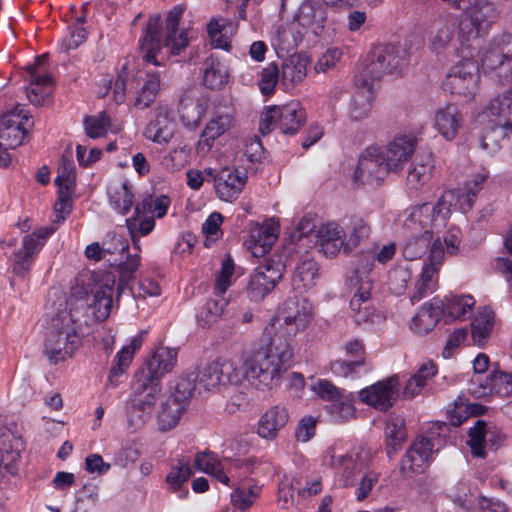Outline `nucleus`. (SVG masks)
I'll list each match as a JSON object with an SVG mask.
<instances>
[{
    "mask_svg": "<svg viewBox=\"0 0 512 512\" xmlns=\"http://www.w3.org/2000/svg\"><path fill=\"white\" fill-rule=\"evenodd\" d=\"M195 376L198 387L209 392H220L228 386L242 384L241 368L229 359H217L208 363Z\"/></svg>",
    "mask_w": 512,
    "mask_h": 512,
    "instance_id": "obj_8",
    "label": "nucleus"
},
{
    "mask_svg": "<svg viewBox=\"0 0 512 512\" xmlns=\"http://www.w3.org/2000/svg\"><path fill=\"white\" fill-rule=\"evenodd\" d=\"M306 121V113L302 105L290 101L284 105H272L264 109L259 122L262 135L278 129L284 135H295Z\"/></svg>",
    "mask_w": 512,
    "mask_h": 512,
    "instance_id": "obj_6",
    "label": "nucleus"
},
{
    "mask_svg": "<svg viewBox=\"0 0 512 512\" xmlns=\"http://www.w3.org/2000/svg\"><path fill=\"white\" fill-rule=\"evenodd\" d=\"M140 255L127 254L126 260H119L116 263V270L119 274L118 293H121L125 286L134 278L136 271L140 266Z\"/></svg>",
    "mask_w": 512,
    "mask_h": 512,
    "instance_id": "obj_58",
    "label": "nucleus"
},
{
    "mask_svg": "<svg viewBox=\"0 0 512 512\" xmlns=\"http://www.w3.org/2000/svg\"><path fill=\"white\" fill-rule=\"evenodd\" d=\"M445 252L443 243L437 237L433 242L427 262L424 264L419 279L415 283L411 294V302L415 304L432 294L438 288V274L444 262Z\"/></svg>",
    "mask_w": 512,
    "mask_h": 512,
    "instance_id": "obj_14",
    "label": "nucleus"
},
{
    "mask_svg": "<svg viewBox=\"0 0 512 512\" xmlns=\"http://www.w3.org/2000/svg\"><path fill=\"white\" fill-rule=\"evenodd\" d=\"M260 492L261 487L257 484H251L248 487H239L231 493V501L235 507L245 511L254 504Z\"/></svg>",
    "mask_w": 512,
    "mask_h": 512,
    "instance_id": "obj_60",
    "label": "nucleus"
},
{
    "mask_svg": "<svg viewBox=\"0 0 512 512\" xmlns=\"http://www.w3.org/2000/svg\"><path fill=\"white\" fill-rule=\"evenodd\" d=\"M331 465L335 469L336 479L342 487L355 485L361 464L352 454L331 455Z\"/></svg>",
    "mask_w": 512,
    "mask_h": 512,
    "instance_id": "obj_37",
    "label": "nucleus"
},
{
    "mask_svg": "<svg viewBox=\"0 0 512 512\" xmlns=\"http://www.w3.org/2000/svg\"><path fill=\"white\" fill-rule=\"evenodd\" d=\"M289 420L287 409L280 405L269 408L257 423V434L267 440H273Z\"/></svg>",
    "mask_w": 512,
    "mask_h": 512,
    "instance_id": "obj_34",
    "label": "nucleus"
},
{
    "mask_svg": "<svg viewBox=\"0 0 512 512\" xmlns=\"http://www.w3.org/2000/svg\"><path fill=\"white\" fill-rule=\"evenodd\" d=\"M28 120L27 112L20 105L3 115L0 118V146L15 149L21 145L26 134L24 124Z\"/></svg>",
    "mask_w": 512,
    "mask_h": 512,
    "instance_id": "obj_20",
    "label": "nucleus"
},
{
    "mask_svg": "<svg viewBox=\"0 0 512 512\" xmlns=\"http://www.w3.org/2000/svg\"><path fill=\"white\" fill-rule=\"evenodd\" d=\"M194 465L197 470L215 477L219 482L228 485L229 477L224 472L223 464L210 452H199L195 457Z\"/></svg>",
    "mask_w": 512,
    "mask_h": 512,
    "instance_id": "obj_50",
    "label": "nucleus"
},
{
    "mask_svg": "<svg viewBox=\"0 0 512 512\" xmlns=\"http://www.w3.org/2000/svg\"><path fill=\"white\" fill-rule=\"evenodd\" d=\"M22 444L20 439L8 435L0 436V474L3 471L9 474H15V462L20 457V448Z\"/></svg>",
    "mask_w": 512,
    "mask_h": 512,
    "instance_id": "obj_43",
    "label": "nucleus"
},
{
    "mask_svg": "<svg viewBox=\"0 0 512 512\" xmlns=\"http://www.w3.org/2000/svg\"><path fill=\"white\" fill-rule=\"evenodd\" d=\"M78 315L61 311L52 318L45 341V354L53 364L72 356L80 344L79 329L84 325Z\"/></svg>",
    "mask_w": 512,
    "mask_h": 512,
    "instance_id": "obj_4",
    "label": "nucleus"
},
{
    "mask_svg": "<svg viewBox=\"0 0 512 512\" xmlns=\"http://www.w3.org/2000/svg\"><path fill=\"white\" fill-rule=\"evenodd\" d=\"M114 286L115 277L108 273L99 278L93 274L77 277L70 290L74 300L70 311L85 326L106 320L113 304Z\"/></svg>",
    "mask_w": 512,
    "mask_h": 512,
    "instance_id": "obj_2",
    "label": "nucleus"
},
{
    "mask_svg": "<svg viewBox=\"0 0 512 512\" xmlns=\"http://www.w3.org/2000/svg\"><path fill=\"white\" fill-rule=\"evenodd\" d=\"M444 302L438 297L424 303L412 318L410 328L419 335L431 332L443 316Z\"/></svg>",
    "mask_w": 512,
    "mask_h": 512,
    "instance_id": "obj_28",
    "label": "nucleus"
},
{
    "mask_svg": "<svg viewBox=\"0 0 512 512\" xmlns=\"http://www.w3.org/2000/svg\"><path fill=\"white\" fill-rule=\"evenodd\" d=\"M183 12V7L175 6L169 11L166 18L164 47L169 49L172 55L180 54L189 44L188 32L178 29Z\"/></svg>",
    "mask_w": 512,
    "mask_h": 512,
    "instance_id": "obj_29",
    "label": "nucleus"
},
{
    "mask_svg": "<svg viewBox=\"0 0 512 512\" xmlns=\"http://www.w3.org/2000/svg\"><path fill=\"white\" fill-rule=\"evenodd\" d=\"M312 390L324 401L330 402L326 411L336 423H345L355 418V396L351 392L340 389L332 382L320 379L312 385Z\"/></svg>",
    "mask_w": 512,
    "mask_h": 512,
    "instance_id": "obj_9",
    "label": "nucleus"
},
{
    "mask_svg": "<svg viewBox=\"0 0 512 512\" xmlns=\"http://www.w3.org/2000/svg\"><path fill=\"white\" fill-rule=\"evenodd\" d=\"M192 93L193 90H189L186 92L185 96L180 98L179 113L185 126L197 127L206 114L208 104L207 101L203 99H197L195 101L191 99V101L188 102Z\"/></svg>",
    "mask_w": 512,
    "mask_h": 512,
    "instance_id": "obj_40",
    "label": "nucleus"
},
{
    "mask_svg": "<svg viewBox=\"0 0 512 512\" xmlns=\"http://www.w3.org/2000/svg\"><path fill=\"white\" fill-rule=\"evenodd\" d=\"M431 203H423L410 209L403 221L405 241L402 254L405 259L413 261L426 254L428 247H432L433 234L444 228V218L434 214Z\"/></svg>",
    "mask_w": 512,
    "mask_h": 512,
    "instance_id": "obj_3",
    "label": "nucleus"
},
{
    "mask_svg": "<svg viewBox=\"0 0 512 512\" xmlns=\"http://www.w3.org/2000/svg\"><path fill=\"white\" fill-rule=\"evenodd\" d=\"M54 231L53 227H43L23 238L22 247L14 253L13 269L16 274L24 275L30 270L34 256L39 253Z\"/></svg>",
    "mask_w": 512,
    "mask_h": 512,
    "instance_id": "obj_19",
    "label": "nucleus"
},
{
    "mask_svg": "<svg viewBox=\"0 0 512 512\" xmlns=\"http://www.w3.org/2000/svg\"><path fill=\"white\" fill-rule=\"evenodd\" d=\"M233 118L229 114L214 115L206 124L196 144V152L201 156L207 155L214 141L232 126Z\"/></svg>",
    "mask_w": 512,
    "mask_h": 512,
    "instance_id": "obj_31",
    "label": "nucleus"
},
{
    "mask_svg": "<svg viewBox=\"0 0 512 512\" xmlns=\"http://www.w3.org/2000/svg\"><path fill=\"white\" fill-rule=\"evenodd\" d=\"M228 77V70L223 63L213 57L206 59L202 82L207 88L220 90L227 84Z\"/></svg>",
    "mask_w": 512,
    "mask_h": 512,
    "instance_id": "obj_45",
    "label": "nucleus"
},
{
    "mask_svg": "<svg viewBox=\"0 0 512 512\" xmlns=\"http://www.w3.org/2000/svg\"><path fill=\"white\" fill-rule=\"evenodd\" d=\"M389 172L391 170L386 165L382 150L370 146L359 157L354 181L359 184L380 185Z\"/></svg>",
    "mask_w": 512,
    "mask_h": 512,
    "instance_id": "obj_16",
    "label": "nucleus"
},
{
    "mask_svg": "<svg viewBox=\"0 0 512 512\" xmlns=\"http://www.w3.org/2000/svg\"><path fill=\"white\" fill-rule=\"evenodd\" d=\"M386 450L389 457H392L406 441L407 433L404 419L399 416L392 417L385 427Z\"/></svg>",
    "mask_w": 512,
    "mask_h": 512,
    "instance_id": "obj_49",
    "label": "nucleus"
},
{
    "mask_svg": "<svg viewBox=\"0 0 512 512\" xmlns=\"http://www.w3.org/2000/svg\"><path fill=\"white\" fill-rule=\"evenodd\" d=\"M314 317V307L306 299L286 300L278 314L265 327L269 343L249 354L242 363V382L259 391L277 387L290 368L293 358V338L304 331Z\"/></svg>",
    "mask_w": 512,
    "mask_h": 512,
    "instance_id": "obj_1",
    "label": "nucleus"
},
{
    "mask_svg": "<svg viewBox=\"0 0 512 512\" xmlns=\"http://www.w3.org/2000/svg\"><path fill=\"white\" fill-rule=\"evenodd\" d=\"M47 54L35 58L33 64L26 66L25 80L28 82L26 96L31 104L42 106L51 97L53 92V79L43 68Z\"/></svg>",
    "mask_w": 512,
    "mask_h": 512,
    "instance_id": "obj_15",
    "label": "nucleus"
},
{
    "mask_svg": "<svg viewBox=\"0 0 512 512\" xmlns=\"http://www.w3.org/2000/svg\"><path fill=\"white\" fill-rule=\"evenodd\" d=\"M434 158L431 152H421L416 155L408 170L406 185L409 189L418 190L432 177Z\"/></svg>",
    "mask_w": 512,
    "mask_h": 512,
    "instance_id": "obj_36",
    "label": "nucleus"
},
{
    "mask_svg": "<svg viewBox=\"0 0 512 512\" xmlns=\"http://www.w3.org/2000/svg\"><path fill=\"white\" fill-rule=\"evenodd\" d=\"M296 20L299 25L311 28L317 34L327 20L326 8L319 3L304 1L298 9Z\"/></svg>",
    "mask_w": 512,
    "mask_h": 512,
    "instance_id": "obj_38",
    "label": "nucleus"
},
{
    "mask_svg": "<svg viewBox=\"0 0 512 512\" xmlns=\"http://www.w3.org/2000/svg\"><path fill=\"white\" fill-rule=\"evenodd\" d=\"M405 66V53L400 47L379 45L369 54L366 75L371 79H380L384 75L401 73Z\"/></svg>",
    "mask_w": 512,
    "mask_h": 512,
    "instance_id": "obj_13",
    "label": "nucleus"
},
{
    "mask_svg": "<svg viewBox=\"0 0 512 512\" xmlns=\"http://www.w3.org/2000/svg\"><path fill=\"white\" fill-rule=\"evenodd\" d=\"M319 251L328 258H333L343 250L345 252L346 233L342 226L336 222L322 224L317 232Z\"/></svg>",
    "mask_w": 512,
    "mask_h": 512,
    "instance_id": "obj_27",
    "label": "nucleus"
},
{
    "mask_svg": "<svg viewBox=\"0 0 512 512\" xmlns=\"http://www.w3.org/2000/svg\"><path fill=\"white\" fill-rule=\"evenodd\" d=\"M479 80V68L475 61L465 59L454 65L442 82L444 91L463 98H471Z\"/></svg>",
    "mask_w": 512,
    "mask_h": 512,
    "instance_id": "obj_11",
    "label": "nucleus"
},
{
    "mask_svg": "<svg viewBox=\"0 0 512 512\" xmlns=\"http://www.w3.org/2000/svg\"><path fill=\"white\" fill-rule=\"evenodd\" d=\"M481 118L486 128L480 146L488 153H494L499 149L500 141L512 133V88L493 98Z\"/></svg>",
    "mask_w": 512,
    "mask_h": 512,
    "instance_id": "obj_5",
    "label": "nucleus"
},
{
    "mask_svg": "<svg viewBox=\"0 0 512 512\" xmlns=\"http://www.w3.org/2000/svg\"><path fill=\"white\" fill-rule=\"evenodd\" d=\"M274 41L278 50L290 53L297 48L301 37L299 34H296L291 27L286 26L278 28Z\"/></svg>",
    "mask_w": 512,
    "mask_h": 512,
    "instance_id": "obj_64",
    "label": "nucleus"
},
{
    "mask_svg": "<svg viewBox=\"0 0 512 512\" xmlns=\"http://www.w3.org/2000/svg\"><path fill=\"white\" fill-rule=\"evenodd\" d=\"M349 236L345 238L346 246L345 253H350L362 241L366 240L371 232L370 225L362 217L354 216L350 219Z\"/></svg>",
    "mask_w": 512,
    "mask_h": 512,
    "instance_id": "obj_55",
    "label": "nucleus"
},
{
    "mask_svg": "<svg viewBox=\"0 0 512 512\" xmlns=\"http://www.w3.org/2000/svg\"><path fill=\"white\" fill-rule=\"evenodd\" d=\"M108 196L110 204L122 215L127 214L134 203V195L126 180L110 185Z\"/></svg>",
    "mask_w": 512,
    "mask_h": 512,
    "instance_id": "obj_47",
    "label": "nucleus"
},
{
    "mask_svg": "<svg viewBox=\"0 0 512 512\" xmlns=\"http://www.w3.org/2000/svg\"><path fill=\"white\" fill-rule=\"evenodd\" d=\"M161 26V18L159 15L153 16L149 19L143 36L139 40L140 51L143 59L156 66L160 65L157 61V53L162 48L159 29Z\"/></svg>",
    "mask_w": 512,
    "mask_h": 512,
    "instance_id": "obj_35",
    "label": "nucleus"
},
{
    "mask_svg": "<svg viewBox=\"0 0 512 512\" xmlns=\"http://www.w3.org/2000/svg\"><path fill=\"white\" fill-rule=\"evenodd\" d=\"M456 20L448 18L438 23L430 32V48L439 53L444 51L455 38Z\"/></svg>",
    "mask_w": 512,
    "mask_h": 512,
    "instance_id": "obj_44",
    "label": "nucleus"
},
{
    "mask_svg": "<svg viewBox=\"0 0 512 512\" xmlns=\"http://www.w3.org/2000/svg\"><path fill=\"white\" fill-rule=\"evenodd\" d=\"M110 127V117L105 111L97 115L86 116L84 119V128L88 137L96 139L104 137Z\"/></svg>",
    "mask_w": 512,
    "mask_h": 512,
    "instance_id": "obj_61",
    "label": "nucleus"
},
{
    "mask_svg": "<svg viewBox=\"0 0 512 512\" xmlns=\"http://www.w3.org/2000/svg\"><path fill=\"white\" fill-rule=\"evenodd\" d=\"M132 388L133 397L127 407V415L129 425L137 429L149 418L161 392V385L144 374H137Z\"/></svg>",
    "mask_w": 512,
    "mask_h": 512,
    "instance_id": "obj_7",
    "label": "nucleus"
},
{
    "mask_svg": "<svg viewBox=\"0 0 512 512\" xmlns=\"http://www.w3.org/2000/svg\"><path fill=\"white\" fill-rule=\"evenodd\" d=\"M58 187L57 200L54 205V210L58 221L64 220L70 213L72 208V194L74 192L75 183H68L66 181L55 182Z\"/></svg>",
    "mask_w": 512,
    "mask_h": 512,
    "instance_id": "obj_56",
    "label": "nucleus"
},
{
    "mask_svg": "<svg viewBox=\"0 0 512 512\" xmlns=\"http://www.w3.org/2000/svg\"><path fill=\"white\" fill-rule=\"evenodd\" d=\"M480 189V184L476 182L473 187L465 186L463 188L445 191L436 204H431L435 211L434 214H441L444 218V226H446L451 207L458 206L463 212L470 210Z\"/></svg>",
    "mask_w": 512,
    "mask_h": 512,
    "instance_id": "obj_21",
    "label": "nucleus"
},
{
    "mask_svg": "<svg viewBox=\"0 0 512 512\" xmlns=\"http://www.w3.org/2000/svg\"><path fill=\"white\" fill-rule=\"evenodd\" d=\"M177 362V350L169 347H159L148 359L147 370L141 371L146 378L160 383V379L171 372Z\"/></svg>",
    "mask_w": 512,
    "mask_h": 512,
    "instance_id": "obj_32",
    "label": "nucleus"
},
{
    "mask_svg": "<svg viewBox=\"0 0 512 512\" xmlns=\"http://www.w3.org/2000/svg\"><path fill=\"white\" fill-rule=\"evenodd\" d=\"M207 181L214 183L217 197L225 202L235 201L244 189L247 174L236 167L225 166L221 169L205 168L203 172Z\"/></svg>",
    "mask_w": 512,
    "mask_h": 512,
    "instance_id": "obj_12",
    "label": "nucleus"
},
{
    "mask_svg": "<svg viewBox=\"0 0 512 512\" xmlns=\"http://www.w3.org/2000/svg\"><path fill=\"white\" fill-rule=\"evenodd\" d=\"M186 408V406L170 397H167V399L162 403L161 410L157 417L158 429L162 432H167L173 429L178 424Z\"/></svg>",
    "mask_w": 512,
    "mask_h": 512,
    "instance_id": "obj_48",
    "label": "nucleus"
},
{
    "mask_svg": "<svg viewBox=\"0 0 512 512\" xmlns=\"http://www.w3.org/2000/svg\"><path fill=\"white\" fill-rule=\"evenodd\" d=\"M397 386L398 378L393 376L362 389L359 392V398L362 402L380 411H387L393 405Z\"/></svg>",
    "mask_w": 512,
    "mask_h": 512,
    "instance_id": "obj_25",
    "label": "nucleus"
},
{
    "mask_svg": "<svg viewBox=\"0 0 512 512\" xmlns=\"http://www.w3.org/2000/svg\"><path fill=\"white\" fill-rule=\"evenodd\" d=\"M373 101L374 93L371 86L364 84L363 87H358L353 93L350 102V119L353 121H362L366 119L371 113Z\"/></svg>",
    "mask_w": 512,
    "mask_h": 512,
    "instance_id": "obj_41",
    "label": "nucleus"
},
{
    "mask_svg": "<svg viewBox=\"0 0 512 512\" xmlns=\"http://www.w3.org/2000/svg\"><path fill=\"white\" fill-rule=\"evenodd\" d=\"M465 11H467L481 30L488 27L498 17L496 6L487 0H477L469 5V8Z\"/></svg>",
    "mask_w": 512,
    "mask_h": 512,
    "instance_id": "obj_53",
    "label": "nucleus"
},
{
    "mask_svg": "<svg viewBox=\"0 0 512 512\" xmlns=\"http://www.w3.org/2000/svg\"><path fill=\"white\" fill-rule=\"evenodd\" d=\"M192 475V470L188 460L180 459L176 464L172 465L166 476V483L171 492L177 493L180 499H184L188 495V490L184 489V484Z\"/></svg>",
    "mask_w": 512,
    "mask_h": 512,
    "instance_id": "obj_42",
    "label": "nucleus"
},
{
    "mask_svg": "<svg viewBox=\"0 0 512 512\" xmlns=\"http://www.w3.org/2000/svg\"><path fill=\"white\" fill-rule=\"evenodd\" d=\"M485 70L493 71L500 83L512 82V38L501 44L490 46L482 58Z\"/></svg>",
    "mask_w": 512,
    "mask_h": 512,
    "instance_id": "obj_18",
    "label": "nucleus"
},
{
    "mask_svg": "<svg viewBox=\"0 0 512 512\" xmlns=\"http://www.w3.org/2000/svg\"><path fill=\"white\" fill-rule=\"evenodd\" d=\"M285 265L279 260H265L249 276L247 296L251 301L260 302L270 294L283 277Z\"/></svg>",
    "mask_w": 512,
    "mask_h": 512,
    "instance_id": "obj_10",
    "label": "nucleus"
},
{
    "mask_svg": "<svg viewBox=\"0 0 512 512\" xmlns=\"http://www.w3.org/2000/svg\"><path fill=\"white\" fill-rule=\"evenodd\" d=\"M320 270V265L315 259L307 255L301 257L292 275L293 289L303 293L314 288L321 278Z\"/></svg>",
    "mask_w": 512,
    "mask_h": 512,
    "instance_id": "obj_30",
    "label": "nucleus"
},
{
    "mask_svg": "<svg viewBox=\"0 0 512 512\" xmlns=\"http://www.w3.org/2000/svg\"><path fill=\"white\" fill-rule=\"evenodd\" d=\"M412 271L408 265L395 266L388 275L389 289L396 295L405 292L411 280Z\"/></svg>",
    "mask_w": 512,
    "mask_h": 512,
    "instance_id": "obj_59",
    "label": "nucleus"
},
{
    "mask_svg": "<svg viewBox=\"0 0 512 512\" xmlns=\"http://www.w3.org/2000/svg\"><path fill=\"white\" fill-rule=\"evenodd\" d=\"M330 368L336 376L355 378L365 368V362L363 360L338 359L331 363Z\"/></svg>",
    "mask_w": 512,
    "mask_h": 512,
    "instance_id": "obj_63",
    "label": "nucleus"
},
{
    "mask_svg": "<svg viewBox=\"0 0 512 512\" xmlns=\"http://www.w3.org/2000/svg\"><path fill=\"white\" fill-rule=\"evenodd\" d=\"M197 386V378L194 373L185 374L179 378L174 391L168 397L187 407Z\"/></svg>",
    "mask_w": 512,
    "mask_h": 512,
    "instance_id": "obj_57",
    "label": "nucleus"
},
{
    "mask_svg": "<svg viewBox=\"0 0 512 512\" xmlns=\"http://www.w3.org/2000/svg\"><path fill=\"white\" fill-rule=\"evenodd\" d=\"M433 443L426 437L414 440L400 462V470L403 475L410 473H422L428 466L432 453Z\"/></svg>",
    "mask_w": 512,
    "mask_h": 512,
    "instance_id": "obj_23",
    "label": "nucleus"
},
{
    "mask_svg": "<svg viewBox=\"0 0 512 512\" xmlns=\"http://www.w3.org/2000/svg\"><path fill=\"white\" fill-rule=\"evenodd\" d=\"M416 144V139L407 135L397 136L388 143L382 153L391 172H398L403 169L415 152Z\"/></svg>",
    "mask_w": 512,
    "mask_h": 512,
    "instance_id": "obj_26",
    "label": "nucleus"
},
{
    "mask_svg": "<svg viewBox=\"0 0 512 512\" xmlns=\"http://www.w3.org/2000/svg\"><path fill=\"white\" fill-rule=\"evenodd\" d=\"M467 444L471 448V453L476 457H485L486 441L494 448L499 447L504 441V434L495 425H488L484 420H477L473 427L468 431Z\"/></svg>",
    "mask_w": 512,
    "mask_h": 512,
    "instance_id": "obj_24",
    "label": "nucleus"
},
{
    "mask_svg": "<svg viewBox=\"0 0 512 512\" xmlns=\"http://www.w3.org/2000/svg\"><path fill=\"white\" fill-rule=\"evenodd\" d=\"M471 326V337L473 343L479 347L483 346L487 341L493 327V316L491 311L486 308L479 311Z\"/></svg>",
    "mask_w": 512,
    "mask_h": 512,
    "instance_id": "obj_54",
    "label": "nucleus"
},
{
    "mask_svg": "<svg viewBox=\"0 0 512 512\" xmlns=\"http://www.w3.org/2000/svg\"><path fill=\"white\" fill-rule=\"evenodd\" d=\"M310 64V58L303 53L290 55L282 65L281 79L286 85H297L301 83L306 75Z\"/></svg>",
    "mask_w": 512,
    "mask_h": 512,
    "instance_id": "obj_39",
    "label": "nucleus"
},
{
    "mask_svg": "<svg viewBox=\"0 0 512 512\" xmlns=\"http://www.w3.org/2000/svg\"><path fill=\"white\" fill-rule=\"evenodd\" d=\"M153 119L144 130L146 139L157 144H167L173 137L176 129L174 112L166 104L159 103L153 110Z\"/></svg>",
    "mask_w": 512,
    "mask_h": 512,
    "instance_id": "obj_22",
    "label": "nucleus"
},
{
    "mask_svg": "<svg viewBox=\"0 0 512 512\" xmlns=\"http://www.w3.org/2000/svg\"><path fill=\"white\" fill-rule=\"evenodd\" d=\"M226 305L227 302L224 299L219 301L214 299L208 300L197 315L200 325L204 327L215 323L222 315Z\"/></svg>",
    "mask_w": 512,
    "mask_h": 512,
    "instance_id": "obj_62",
    "label": "nucleus"
},
{
    "mask_svg": "<svg viewBox=\"0 0 512 512\" xmlns=\"http://www.w3.org/2000/svg\"><path fill=\"white\" fill-rule=\"evenodd\" d=\"M462 121V114L457 106L447 104L435 111L433 127L443 138L451 141L457 136Z\"/></svg>",
    "mask_w": 512,
    "mask_h": 512,
    "instance_id": "obj_33",
    "label": "nucleus"
},
{
    "mask_svg": "<svg viewBox=\"0 0 512 512\" xmlns=\"http://www.w3.org/2000/svg\"><path fill=\"white\" fill-rule=\"evenodd\" d=\"M161 89V73L146 72L141 89L135 99L134 105L140 109L148 108L157 98Z\"/></svg>",
    "mask_w": 512,
    "mask_h": 512,
    "instance_id": "obj_46",
    "label": "nucleus"
},
{
    "mask_svg": "<svg viewBox=\"0 0 512 512\" xmlns=\"http://www.w3.org/2000/svg\"><path fill=\"white\" fill-rule=\"evenodd\" d=\"M355 284L358 286L350 300L351 317L363 327L381 323L384 320L383 315L370 304L372 281L367 279L363 282L356 281Z\"/></svg>",
    "mask_w": 512,
    "mask_h": 512,
    "instance_id": "obj_17",
    "label": "nucleus"
},
{
    "mask_svg": "<svg viewBox=\"0 0 512 512\" xmlns=\"http://www.w3.org/2000/svg\"><path fill=\"white\" fill-rule=\"evenodd\" d=\"M443 315H447L451 319H464L467 314L471 313L475 300L471 295H451L444 300Z\"/></svg>",
    "mask_w": 512,
    "mask_h": 512,
    "instance_id": "obj_51",
    "label": "nucleus"
},
{
    "mask_svg": "<svg viewBox=\"0 0 512 512\" xmlns=\"http://www.w3.org/2000/svg\"><path fill=\"white\" fill-rule=\"evenodd\" d=\"M145 334L142 331L139 335L132 338L129 345L124 346L116 355V363L111 367L109 380L112 379L124 372V370L131 364L133 356L143 343V335Z\"/></svg>",
    "mask_w": 512,
    "mask_h": 512,
    "instance_id": "obj_52",
    "label": "nucleus"
}]
</instances>
